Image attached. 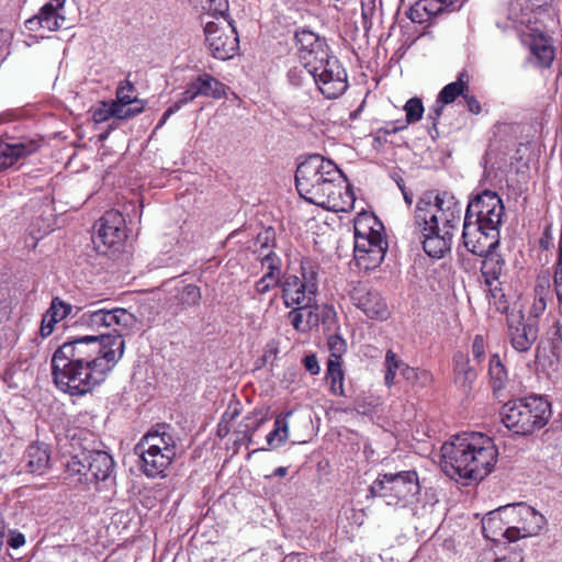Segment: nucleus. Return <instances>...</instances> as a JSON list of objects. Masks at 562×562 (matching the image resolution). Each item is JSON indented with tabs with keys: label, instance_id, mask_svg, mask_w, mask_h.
Returning a JSON list of instances; mask_svg holds the SVG:
<instances>
[{
	"label": "nucleus",
	"instance_id": "2eb2a0df",
	"mask_svg": "<svg viewBox=\"0 0 562 562\" xmlns=\"http://www.w3.org/2000/svg\"><path fill=\"white\" fill-rule=\"evenodd\" d=\"M299 59L302 66H313L321 58L327 57L330 52L324 38L310 30H300L295 32Z\"/></svg>",
	"mask_w": 562,
	"mask_h": 562
},
{
	"label": "nucleus",
	"instance_id": "bb28decb",
	"mask_svg": "<svg viewBox=\"0 0 562 562\" xmlns=\"http://www.w3.org/2000/svg\"><path fill=\"white\" fill-rule=\"evenodd\" d=\"M497 248L490 249L488 252L483 254L481 273L484 278L485 285H491L498 281L505 270L506 261L504 257L496 251Z\"/></svg>",
	"mask_w": 562,
	"mask_h": 562
},
{
	"label": "nucleus",
	"instance_id": "7ed1b4c3",
	"mask_svg": "<svg viewBox=\"0 0 562 562\" xmlns=\"http://www.w3.org/2000/svg\"><path fill=\"white\" fill-rule=\"evenodd\" d=\"M344 182V173L338 166L318 154L310 155L295 171L300 196L334 212L347 211L353 203V195Z\"/></svg>",
	"mask_w": 562,
	"mask_h": 562
},
{
	"label": "nucleus",
	"instance_id": "c85d7f7f",
	"mask_svg": "<svg viewBox=\"0 0 562 562\" xmlns=\"http://www.w3.org/2000/svg\"><path fill=\"white\" fill-rule=\"evenodd\" d=\"M490 385L495 396H498L508 384V372L498 353H493L488 361Z\"/></svg>",
	"mask_w": 562,
	"mask_h": 562
},
{
	"label": "nucleus",
	"instance_id": "1a4fd4ad",
	"mask_svg": "<svg viewBox=\"0 0 562 562\" xmlns=\"http://www.w3.org/2000/svg\"><path fill=\"white\" fill-rule=\"evenodd\" d=\"M420 491L418 474L414 470L396 473H380L369 492L389 506L404 507Z\"/></svg>",
	"mask_w": 562,
	"mask_h": 562
},
{
	"label": "nucleus",
	"instance_id": "37998d69",
	"mask_svg": "<svg viewBox=\"0 0 562 562\" xmlns=\"http://www.w3.org/2000/svg\"><path fill=\"white\" fill-rule=\"evenodd\" d=\"M445 104L439 102L438 100H435V103L432 106L429 108L428 114H427V121H428V133L429 136L436 140L440 133L438 130L439 120L443 113Z\"/></svg>",
	"mask_w": 562,
	"mask_h": 562
},
{
	"label": "nucleus",
	"instance_id": "4d7b16f0",
	"mask_svg": "<svg viewBox=\"0 0 562 562\" xmlns=\"http://www.w3.org/2000/svg\"><path fill=\"white\" fill-rule=\"evenodd\" d=\"M199 97L196 87L193 81L188 83L187 89L181 93L180 98L173 103L179 106V110L186 104L192 102L195 98Z\"/></svg>",
	"mask_w": 562,
	"mask_h": 562
},
{
	"label": "nucleus",
	"instance_id": "9b49d317",
	"mask_svg": "<svg viewBox=\"0 0 562 562\" xmlns=\"http://www.w3.org/2000/svg\"><path fill=\"white\" fill-rule=\"evenodd\" d=\"M205 42L211 55L220 60L233 58L239 49V37L234 21L222 25L207 21L204 26Z\"/></svg>",
	"mask_w": 562,
	"mask_h": 562
},
{
	"label": "nucleus",
	"instance_id": "c03bdc74",
	"mask_svg": "<svg viewBox=\"0 0 562 562\" xmlns=\"http://www.w3.org/2000/svg\"><path fill=\"white\" fill-rule=\"evenodd\" d=\"M101 303H93L91 308L82 314V322L92 328L105 327L104 307H98Z\"/></svg>",
	"mask_w": 562,
	"mask_h": 562
},
{
	"label": "nucleus",
	"instance_id": "6e6552de",
	"mask_svg": "<svg viewBox=\"0 0 562 562\" xmlns=\"http://www.w3.org/2000/svg\"><path fill=\"white\" fill-rule=\"evenodd\" d=\"M319 266L310 258H303L299 274L286 273L281 282V299L286 307L305 305L311 307L318 294Z\"/></svg>",
	"mask_w": 562,
	"mask_h": 562
},
{
	"label": "nucleus",
	"instance_id": "0e129e2a",
	"mask_svg": "<svg viewBox=\"0 0 562 562\" xmlns=\"http://www.w3.org/2000/svg\"><path fill=\"white\" fill-rule=\"evenodd\" d=\"M465 101V104H467V108L468 110L473 113V114H480L482 112V106H481V103L480 101L476 99L475 95L471 94L470 93V90H468L463 97H462Z\"/></svg>",
	"mask_w": 562,
	"mask_h": 562
},
{
	"label": "nucleus",
	"instance_id": "7c9ffc66",
	"mask_svg": "<svg viewBox=\"0 0 562 562\" xmlns=\"http://www.w3.org/2000/svg\"><path fill=\"white\" fill-rule=\"evenodd\" d=\"M469 75L465 70L459 72L457 80L446 85L438 93L436 100L445 105L453 103L459 97L470 90Z\"/></svg>",
	"mask_w": 562,
	"mask_h": 562
},
{
	"label": "nucleus",
	"instance_id": "f704fd0d",
	"mask_svg": "<svg viewBox=\"0 0 562 562\" xmlns=\"http://www.w3.org/2000/svg\"><path fill=\"white\" fill-rule=\"evenodd\" d=\"M439 13L440 7L434 5L429 0H418L409 8L407 15L412 22L422 24Z\"/></svg>",
	"mask_w": 562,
	"mask_h": 562
},
{
	"label": "nucleus",
	"instance_id": "ea45409f",
	"mask_svg": "<svg viewBox=\"0 0 562 562\" xmlns=\"http://www.w3.org/2000/svg\"><path fill=\"white\" fill-rule=\"evenodd\" d=\"M385 375H384V383L385 385L391 389L394 385L396 372L402 370L404 367V362L397 358L395 352L392 350H387L385 353Z\"/></svg>",
	"mask_w": 562,
	"mask_h": 562
},
{
	"label": "nucleus",
	"instance_id": "473e14b6",
	"mask_svg": "<svg viewBox=\"0 0 562 562\" xmlns=\"http://www.w3.org/2000/svg\"><path fill=\"white\" fill-rule=\"evenodd\" d=\"M325 380L329 384V393L333 396H346L342 363L327 361Z\"/></svg>",
	"mask_w": 562,
	"mask_h": 562
},
{
	"label": "nucleus",
	"instance_id": "412c9836",
	"mask_svg": "<svg viewBox=\"0 0 562 562\" xmlns=\"http://www.w3.org/2000/svg\"><path fill=\"white\" fill-rule=\"evenodd\" d=\"M24 468L27 472L43 475L50 464V451L46 443L32 442L23 456Z\"/></svg>",
	"mask_w": 562,
	"mask_h": 562
},
{
	"label": "nucleus",
	"instance_id": "aec40b11",
	"mask_svg": "<svg viewBox=\"0 0 562 562\" xmlns=\"http://www.w3.org/2000/svg\"><path fill=\"white\" fill-rule=\"evenodd\" d=\"M144 447L148 450L161 448V450L177 452V441L172 427L168 424H157L154 426L136 445V449H144Z\"/></svg>",
	"mask_w": 562,
	"mask_h": 562
},
{
	"label": "nucleus",
	"instance_id": "13d9d810",
	"mask_svg": "<svg viewBox=\"0 0 562 562\" xmlns=\"http://www.w3.org/2000/svg\"><path fill=\"white\" fill-rule=\"evenodd\" d=\"M311 77V75L307 72V70L303 68H292L288 72V79L291 82V85L295 87H300L304 83V80L306 78Z\"/></svg>",
	"mask_w": 562,
	"mask_h": 562
},
{
	"label": "nucleus",
	"instance_id": "de8ad7c7",
	"mask_svg": "<svg viewBox=\"0 0 562 562\" xmlns=\"http://www.w3.org/2000/svg\"><path fill=\"white\" fill-rule=\"evenodd\" d=\"M292 310L288 313V319L290 321L293 328L299 333H307L308 327L304 321V308L305 305L291 306Z\"/></svg>",
	"mask_w": 562,
	"mask_h": 562
},
{
	"label": "nucleus",
	"instance_id": "39448f33",
	"mask_svg": "<svg viewBox=\"0 0 562 562\" xmlns=\"http://www.w3.org/2000/svg\"><path fill=\"white\" fill-rule=\"evenodd\" d=\"M114 469L115 462L108 452L83 449L65 463L64 480L75 488L87 491L94 486L101 491L114 484Z\"/></svg>",
	"mask_w": 562,
	"mask_h": 562
},
{
	"label": "nucleus",
	"instance_id": "49530a36",
	"mask_svg": "<svg viewBox=\"0 0 562 562\" xmlns=\"http://www.w3.org/2000/svg\"><path fill=\"white\" fill-rule=\"evenodd\" d=\"M203 9L215 18H223L225 22L233 21L228 18V0H204Z\"/></svg>",
	"mask_w": 562,
	"mask_h": 562
},
{
	"label": "nucleus",
	"instance_id": "6ab92c4d",
	"mask_svg": "<svg viewBox=\"0 0 562 562\" xmlns=\"http://www.w3.org/2000/svg\"><path fill=\"white\" fill-rule=\"evenodd\" d=\"M134 450L140 458L143 473L148 477H156L164 474L177 456V452L161 450V448H151L148 450L146 447H144V449H136L135 447Z\"/></svg>",
	"mask_w": 562,
	"mask_h": 562
},
{
	"label": "nucleus",
	"instance_id": "a878e982",
	"mask_svg": "<svg viewBox=\"0 0 562 562\" xmlns=\"http://www.w3.org/2000/svg\"><path fill=\"white\" fill-rule=\"evenodd\" d=\"M510 518L505 517L504 507L488 513V515L482 520L484 536L493 540L497 536H503L509 541H515V535L506 532L507 526H505V522L508 524Z\"/></svg>",
	"mask_w": 562,
	"mask_h": 562
},
{
	"label": "nucleus",
	"instance_id": "5fc2aeb1",
	"mask_svg": "<svg viewBox=\"0 0 562 562\" xmlns=\"http://www.w3.org/2000/svg\"><path fill=\"white\" fill-rule=\"evenodd\" d=\"M550 277L548 273L538 276L535 284V296L547 299L550 294Z\"/></svg>",
	"mask_w": 562,
	"mask_h": 562
},
{
	"label": "nucleus",
	"instance_id": "a211bd4d",
	"mask_svg": "<svg viewBox=\"0 0 562 562\" xmlns=\"http://www.w3.org/2000/svg\"><path fill=\"white\" fill-rule=\"evenodd\" d=\"M508 339L512 347L520 352H528L537 340L538 328L524 319L522 315L507 319Z\"/></svg>",
	"mask_w": 562,
	"mask_h": 562
},
{
	"label": "nucleus",
	"instance_id": "393cba45",
	"mask_svg": "<svg viewBox=\"0 0 562 562\" xmlns=\"http://www.w3.org/2000/svg\"><path fill=\"white\" fill-rule=\"evenodd\" d=\"M530 52L535 56L538 67H551L555 57V50L549 36L542 33L531 34Z\"/></svg>",
	"mask_w": 562,
	"mask_h": 562
},
{
	"label": "nucleus",
	"instance_id": "774afa93",
	"mask_svg": "<svg viewBox=\"0 0 562 562\" xmlns=\"http://www.w3.org/2000/svg\"><path fill=\"white\" fill-rule=\"evenodd\" d=\"M280 432L277 426L267 435V443L270 449L278 448L282 446L284 442L280 441Z\"/></svg>",
	"mask_w": 562,
	"mask_h": 562
},
{
	"label": "nucleus",
	"instance_id": "c756f323",
	"mask_svg": "<svg viewBox=\"0 0 562 562\" xmlns=\"http://www.w3.org/2000/svg\"><path fill=\"white\" fill-rule=\"evenodd\" d=\"M105 327H114L116 335L123 338V331L133 327L136 323L134 314L121 307H104Z\"/></svg>",
	"mask_w": 562,
	"mask_h": 562
},
{
	"label": "nucleus",
	"instance_id": "3c124183",
	"mask_svg": "<svg viewBox=\"0 0 562 562\" xmlns=\"http://www.w3.org/2000/svg\"><path fill=\"white\" fill-rule=\"evenodd\" d=\"M282 280L278 277H274L271 273H265L256 283L255 290L259 294H266L271 291L277 285H281Z\"/></svg>",
	"mask_w": 562,
	"mask_h": 562
},
{
	"label": "nucleus",
	"instance_id": "e2e57ef3",
	"mask_svg": "<svg viewBox=\"0 0 562 562\" xmlns=\"http://www.w3.org/2000/svg\"><path fill=\"white\" fill-rule=\"evenodd\" d=\"M111 117L110 103L102 102L100 108H97L92 112V119L95 123L106 122Z\"/></svg>",
	"mask_w": 562,
	"mask_h": 562
},
{
	"label": "nucleus",
	"instance_id": "58836bf2",
	"mask_svg": "<svg viewBox=\"0 0 562 562\" xmlns=\"http://www.w3.org/2000/svg\"><path fill=\"white\" fill-rule=\"evenodd\" d=\"M318 325L324 326L325 334L334 333L338 329L337 313L331 305L318 304L317 312Z\"/></svg>",
	"mask_w": 562,
	"mask_h": 562
},
{
	"label": "nucleus",
	"instance_id": "f8f14e48",
	"mask_svg": "<svg viewBox=\"0 0 562 562\" xmlns=\"http://www.w3.org/2000/svg\"><path fill=\"white\" fill-rule=\"evenodd\" d=\"M504 513L506 518L517 519L515 525L506 528V532L515 535V541L538 535L547 524L542 514L526 504L504 506Z\"/></svg>",
	"mask_w": 562,
	"mask_h": 562
},
{
	"label": "nucleus",
	"instance_id": "8fccbe9b",
	"mask_svg": "<svg viewBox=\"0 0 562 562\" xmlns=\"http://www.w3.org/2000/svg\"><path fill=\"white\" fill-rule=\"evenodd\" d=\"M486 340L483 335H475L471 345L472 359L476 364H481L486 358Z\"/></svg>",
	"mask_w": 562,
	"mask_h": 562
},
{
	"label": "nucleus",
	"instance_id": "864d4df0",
	"mask_svg": "<svg viewBox=\"0 0 562 562\" xmlns=\"http://www.w3.org/2000/svg\"><path fill=\"white\" fill-rule=\"evenodd\" d=\"M292 411L284 412L276 417L274 426L278 427L280 432V441L285 442L289 438V417L292 416Z\"/></svg>",
	"mask_w": 562,
	"mask_h": 562
},
{
	"label": "nucleus",
	"instance_id": "4468645a",
	"mask_svg": "<svg viewBox=\"0 0 562 562\" xmlns=\"http://www.w3.org/2000/svg\"><path fill=\"white\" fill-rule=\"evenodd\" d=\"M351 300L371 319L383 322L391 316L386 300L375 289L367 286L356 288L351 294Z\"/></svg>",
	"mask_w": 562,
	"mask_h": 562
},
{
	"label": "nucleus",
	"instance_id": "e433bc0d",
	"mask_svg": "<svg viewBox=\"0 0 562 562\" xmlns=\"http://www.w3.org/2000/svg\"><path fill=\"white\" fill-rule=\"evenodd\" d=\"M268 419V413H263L261 411L254 412L251 415L244 418V434L245 438H247L248 445L254 442L256 431L266 424Z\"/></svg>",
	"mask_w": 562,
	"mask_h": 562
},
{
	"label": "nucleus",
	"instance_id": "72a5a7b5",
	"mask_svg": "<svg viewBox=\"0 0 562 562\" xmlns=\"http://www.w3.org/2000/svg\"><path fill=\"white\" fill-rule=\"evenodd\" d=\"M524 555L521 550L502 549L495 551L493 549L483 550L480 554L479 562H522Z\"/></svg>",
	"mask_w": 562,
	"mask_h": 562
},
{
	"label": "nucleus",
	"instance_id": "338daca9",
	"mask_svg": "<svg viewBox=\"0 0 562 562\" xmlns=\"http://www.w3.org/2000/svg\"><path fill=\"white\" fill-rule=\"evenodd\" d=\"M521 10L535 11L548 4V0H517Z\"/></svg>",
	"mask_w": 562,
	"mask_h": 562
},
{
	"label": "nucleus",
	"instance_id": "5701e85b",
	"mask_svg": "<svg viewBox=\"0 0 562 562\" xmlns=\"http://www.w3.org/2000/svg\"><path fill=\"white\" fill-rule=\"evenodd\" d=\"M37 147V144L31 140L0 143V172L12 167L21 158L35 153Z\"/></svg>",
	"mask_w": 562,
	"mask_h": 562
},
{
	"label": "nucleus",
	"instance_id": "4be33fe9",
	"mask_svg": "<svg viewBox=\"0 0 562 562\" xmlns=\"http://www.w3.org/2000/svg\"><path fill=\"white\" fill-rule=\"evenodd\" d=\"M452 362L454 383L464 394H469L477 378V370L471 364L468 355L462 351L453 355Z\"/></svg>",
	"mask_w": 562,
	"mask_h": 562
},
{
	"label": "nucleus",
	"instance_id": "052dcab7",
	"mask_svg": "<svg viewBox=\"0 0 562 562\" xmlns=\"http://www.w3.org/2000/svg\"><path fill=\"white\" fill-rule=\"evenodd\" d=\"M302 363L305 368V370L312 374V375H317L319 374L321 372V367H319V363H318V359H317V356L316 353L314 352H311L308 355H306L303 359H302Z\"/></svg>",
	"mask_w": 562,
	"mask_h": 562
},
{
	"label": "nucleus",
	"instance_id": "bf43d9fd",
	"mask_svg": "<svg viewBox=\"0 0 562 562\" xmlns=\"http://www.w3.org/2000/svg\"><path fill=\"white\" fill-rule=\"evenodd\" d=\"M127 105L125 103H122L117 100L110 102L111 108V117H116L119 120H126L131 117V114L128 113Z\"/></svg>",
	"mask_w": 562,
	"mask_h": 562
},
{
	"label": "nucleus",
	"instance_id": "2f4dec72",
	"mask_svg": "<svg viewBox=\"0 0 562 562\" xmlns=\"http://www.w3.org/2000/svg\"><path fill=\"white\" fill-rule=\"evenodd\" d=\"M193 82L199 97L221 99L226 95V86L210 74L204 72L199 75Z\"/></svg>",
	"mask_w": 562,
	"mask_h": 562
},
{
	"label": "nucleus",
	"instance_id": "603ef678",
	"mask_svg": "<svg viewBox=\"0 0 562 562\" xmlns=\"http://www.w3.org/2000/svg\"><path fill=\"white\" fill-rule=\"evenodd\" d=\"M134 91V85L128 79H125L119 83L116 89V100L122 103L130 104L133 100L137 99L136 97H133Z\"/></svg>",
	"mask_w": 562,
	"mask_h": 562
},
{
	"label": "nucleus",
	"instance_id": "9d476101",
	"mask_svg": "<svg viewBox=\"0 0 562 562\" xmlns=\"http://www.w3.org/2000/svg\"><path fill=\"white\" fill-rule=\"evenodd\" d=\"M321 93L327 99H336L348 89L347 71L339 59L327 53L315 65L305 67Z\"/></svg>",
	"mask_w": 562,
	"mask_h": 562
},
{
	"label": "nucleus",
	"instance_id": "0eeeda50",
	"mask_svg": "<svg viewBox=\"0 0 562 562\" xmlns=\"http://www.w3.org/2000/svg\"><path fill=\"white\" fill-rule=\"evenodd\" d=\"M550 403L540 396H529L506 403L501 412L503 424L517 435H530L547 425Z\"/></svg>",
	"mask_w": 562,
	"mask_h": 562
},
{
	"label": "nucleus",
	"instance_id": "c9c22d12",
	"mask_svg": "<svg viewBox=\"0 0 562 562\" xmlns=\"http://www.w3.org/2000/svg\"><path fill=\"white\" fill-rule=\"evenodd\" d=\"M277 245V234L273 227H265L262 228L256 239L254 241V250L252 252L256 256H260L266 254L269 250H273Z\"/></svg>",
	"mask_w": 562,
	"mask_h": 562
},
{
	"label": "nucleus",
	"instance_id": "f3484780",
	"mask_svg": "<svg viewBox=\"0 0 562 562\" xmlns=\"http://www.w3.org/2000/svg\"><path fill=\"white\" fill-rule=\"evenodd\" d=\"M66 0H49L38 11L36 15L25 21V27L35 32L40 29L47 31H57L64 26L65 16L60 13Z\"/></svg>",
	"mask_w": 562,
	"mask_h": 562
},
{
	"label": "nucleus",
	"instance_id": "f03ea898",
	"mask_svg": "<svg viewBox=\"0 0 562 562\" xmlns=\"http://www.w3.org/2000/svg\"><path fill=\"white\" fill-rule=\"evenodd\" d=\"M461 217L462 205L448 191H427L418 199L413 227L427 256L441 259L451 250Z\"/></svg>",
	"mask_w": 562,
	"mask_h": 562
},
{
	"label": "nucleus",
	"instance_id": "423d86ee",
	"mask_svg": "<svg viewBox=\"0 0 562 562\" xmlns=\"http://www.w3.org/2000/svg\"><path fill=\"white\" fill-rule=\"evenodd\" d=\"M383 231L374 215L364 214L355 222L353 258L360 270L368 272L383 262L389 247Z\"/></svg>",
	"mask_w": 562,
	"mask_h": 562
},
{
	"label": "nucleus",
	"instance_id": "680f3d73",
	"mask_svg": "<svg viewBox=\"0 0 562 562\" xmlns=\"http://www.w3.org/2000/svg\"><path fill=\"white\" fill-rule=\"evenodd\" d=\"M56 323H57V321L55 319V316H52L46 311V313L43 315L41 327H40L41 336L43 338L48 337L53 333L54 326Z\"/></svg>",
	"mask_w": 562,
	"mask_h": 562
},
{
	"label": "nucleus",
	"instance_id": "b1692460",
	"mask_svg": "<svg viewBox=\"0 0 562 562\" xmlns=\"http://www.w3.org/2000/svg\"><path fill=\"white\" fill-rule=\"evenodd\" d=\"M499 204H503V201L496 192L484 190L470 200L465 210L464 217L474 220L485 212L496 210Z\"/></svg>",
	"mask_w": 562,
	"mask_h": 562
},
{
	"label": "nucleus",
	"instance_id": "4c0bfd02",
	"mask_svg": "<svg viewBox=\"0 0 562 562\" xmlns=\"http://www.w3.org/2000/svg\"><path fill=\"white\" fill-rule=\"evenodd\" d=\"M327 335V346L329 350V357L327 361H339L342 362V356L347 351V342L340 334L334 331Z\"/></svg>",
	"mask_w": 562,
	"mask_h": 562
},
{
	"label": "nucleus",
	"instance_id": "a18cd8bd",
	"mask_svg": "<svg viewBox=\"0 0 562 562\" xmlns=\"http://www.w3.org/2000/svg\"><path fill=\"white\" fill-rule=\"evenodd\" d=\"M257 259L260 260L261 266L263 268H267L266 273H271L274 277L280 278L281 276V267H282V260L281 258L274 252V250H269L266 254H262L260 256H257Z\"/></svg>",
	"mask_w": 562,
	"mask_h": 562
},
{
	"label": "nucleus",
	"instance_id": "79ce46f5",
	"mask_svg": "<svg viewBox=\"0 0 562 562\" xmlns=\"http://www.w3.org/2000/svg\"><path fill=\"white\" fill-rule=\"evenodd\" d=\"M503 214H504V204H499V206L496 207V210L485 212V213L479 215L473 221L480 223L485 228L501 232Z\"/></svg>",
	"mask_w": 562,
	"mask_h": 562
},
{
	"label": "nucleus",
	"instance_id": "a19ab883",
	"mask_svg": "<svg viewBox=\"0 0 562 562\" xmlns=\"http://www.w3.org/2000/svg\"><path fill=\"white\" fill-rule=\"evenodd\" d=\"M404 111L406 117L403 122L406 126L419 122L425 111L422 99L417 97L408 99L404 105Z\"/></svg>",
	"mask_w": 562,
	"mask_h": 562
},
{
	"label": "nucleus",
	"instance_id": "f257e3e1",
	"mask_svg": "<svg viewBox=\"0 0 562 562\" xmlns=\"http://www.w3.org/2000/svg\"><path fill=\"white\" fill-rule=\"evenodd\" d=\"M120 335L83 336L59 346L52 357L56 386L71 396H85L100 386L123 357Z\"/></svg>",
	"mask_w": 562,
	"mask_h": 562
},
{
	"label": "nucleus",
	"instance_id": "69168bd1",
	"mask_svg": "<svg viewBox=\"0 0 562 562\" xmlns=\"http://www.w3.org/2000/svg\"><path fill=\"white\" fill-rule=\"evenodd\" d=\"M7 543L12 549H19L25 544V536L19 531H11Z\"/></svg>",
	"mask_w": 562,
	"mask_h": 562
},
{
	"label": "nucleus",
	"instance_id": "ddd939ff",
	"mask_svg": "<svg viewBox=\"0 0 562 562\" xmlns=\"http://www.w3.org/2000/svg\"><path fill=\"white\" fill-rule=\"evenodd\" d=\"M499 232L485 228L480 223L465 218L463 220L462 243L468 251L475 256H482L490 249L498 248Z\"/></svg>",
	"mask_w": 562,
	"mask_h": 562
},
{
	"label": "nucleus",
	"instance_id": "20e7f679",
	"mask_svg": "<svg viewBox=\"0 0 562 562\" xmlns=\"http://www.w3.org/2000/svg\"><path fill=\"white\" fill-rule=\"evenodd\" d=\"M498 450L494 440L482 432L456 435L441 447V468L456 480L469 484L481 481L494 469Z\"/></svg>",
	"mask_w": 562,
	"mask_h": 562
},
{
	"label": "nucleus",
	"instance_id": "cd10ccee",
	"mask_svg": "<svg viewBox=\"0 0 562 562\" xmlns=\"http://www.w3.org/2000/svg\"><path fill=\"white\" fill-rule=\"evenodd\" d=\"M172 301L177 305V311H184L190 307H196L201 303V289L192 283L181 282L172 291Z\"/></svg>",
	"mask_w": 562,
	"mask_h": 562
},
{
	"label": "nucleus",
	"instance_id": "6e6d98bb",
	"mask_svg": "<svg viewBox=\"0 0 562 562\" xmlns=\"http://www.w3.org/2000/svg\"><path fill=\"white\" fill-rule=\"evenodd\" d=\"M311 307L304 308V321L306 323V327H308V330L313 329L314 327L318 326V303L317 299L313 300V302L310 304Z\"/></svg>",
	"mask_w": 562,
	"mask_h": 562
},
{
	"label": "nucleus",
	"instance_id": "09e8293b",
	"mask_svg": "<svg viewBox=\"0 0 562 562\" xmlns=\"http://www.w3.org/2000/svg\"><path fill=\"white\" fill-rule=\"evenodd\" d=\"M72 306L59 297H54L50 302V306L47 310L48 314L55 316V319L60 322L71 313Z\"/></svg>",
	"mask_w": 562,
	"mask_h": 562
},
{
	"label": "nucleus",
	"instance_id": "dca6fc26",
	"mask_svg": "<svg viewBox=\"0 0 562 562\" xmlns=\"http://www.w3.org/2000/svg\"><path fill=\"white\" fill-rule=\"evenodd\" d=\"M97 239L105 247L114 248L121 245L127 237L125 218L116 210L106 211L98 221Z\"/></svg>",
	"mask_w": 562,
	"mask_h": 562
}]
</instances>
